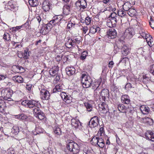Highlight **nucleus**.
Wrapping results in <instances>:
<instances>
[{
	"label": "nucleus",
	"instance_id": "f257e3e1",
	"mask_svg": "<svg viewBox=\"0 0 154 154\" xmlns=\"http://www.w3.org/2000/svg\"><path fill=\"white\" fill-rule=\"evenodd\" d=\"M82 144H78L73 140H69L67 142L66 148L73 154H77L82 149Z\"/></svg>",
	"mask_w": 154,
	"mask_h": 154
},
{
	"label": "nucleus",
	"instance_id": "f03ea898",
	"mask_svg": "<svg viewBox=\"0 0 154 154\" xmlns=\"http://www.w3.org/2000/svg\"><path fill=\"white\" fill-rule=\"evenodd\" d=\"M81 82L82 86L84 88H86L90 87L92 82V79L89 75L85 74L82 75L81 77Z\"/></svg>",
	"mask_w": 154,
	"mask_h": 154
},
{
	"label": "nucleus",
	"instance_id": "7ed1b4c3",
	"mask_svg": "<svg viewBox=\"0 0 154 154\" xmlns=\"http://www.w3.org/2000/svg\"><path fill=\"white\" fill-rule=\"evenodd\" d=\"M37 102L33 100H26L22 102V105L30 108H32L35 106L37 105Z\"/></svg>",
	"mask_w": 154,
	"mask_h": 154
},
{
	"label": "nucleus",
	"instance_id": "20e7f679",
	"mask_svg": "<svg viewBox=\"0 0 154 154\" xmlns=\"http://www.w3.org/2000/svg\"><path fill=\"white\" fill-rule=\"evenodd\" d=\"M134 35V29L133 28H128L126 30L123 35L124 38L130 39Z\"/></svg>",
	"mask_w": 154,
	"mask_h": 154
},
{
	"label": "nucleus",
	"instance_id": "39448f33",
	"mask_svg": "<svg viewBox=\"0 0 154 154\" xmlns=\"http://www.w3.org/2000/svg\"><path fill=\"white\" fill-rule=\"evenodd\" d=\"M40 96L41 98L43 100H48L50 95L49 91L46 89L41 88Z\"/></svg>",
	"mask_w": 154,
	"mask_h": 154
},
{
	"label": "nucleus",
	"instance_id": "423d86ee",
	"mask_svg": "<svg viewBox=\"0 0 154 154\" xmlns=\"http://www.w3.org/2000/svg\"><path fill=\"white\" fill-rule=\"evenodd\" d=\"M72 126L75 129L79 128H82V123L77 118L72 119L71 121Z\"/></svg>",
	"mask_w": 154,
	"mask_h": 154
},
{
	"label": "nucleus",
	"instance_id": "0eeeda50",
	"mask_svg": "<svg viewBox=\"0 0 154 154\" xmlns=\"http://www.w3.org/2000/svg\"><path fill=\"white\" fill-rule=\"evenodd\" d=\"M98 124V118L96 116H94L89 121V125L91 128H94L97 126Z\"/></svg>",
	"mask_w": 154,
	"mask_h": 154
},
{
	"label": "nucleus",
	"instance_id": "6e6552de",
	"mask_svg": "<svg viewBox=\"0 0 154 154\" xmlns=\"http://www.w3.org/2000/svg\"><path fill=\"white\" fill-rule=\"evenodd\" d=\"M1 94L4 96L5 99H11V97L13 94V91L10 90H2V91Z\"/></svg>",
	"mask_w": 154,
	"mask_h": 154
},
{
	"label": "nucleus",
	"instance_id": "1a4fd4ad",
	"mask_svg": "<svg viewBox=\"0 0 154 154\" xmlns=\"http://www.w3.org/2000/svg\"><path fill=\"white\" fill-rule=\"evenodd\" d=\"M60 96L62 99L66 103L69 104L72 102V97L70 96H68L66 93L62 92L60 93Z\"/></svg>",
	"mask_w": 154,
	"mask_h": 154
},
{
	"label": "nucleus",
	"instance_id": "9d476101",
	"mask_svg": "<svg viewBox=\"0 0 154 154\" xmlns=\"http://www.w3.org/2000/svg\"><path fill=\"white\" fill-rule=\"evenodd\" d=\"M53 26L50 22L49 23L45 25L42 28V30H43L42 33L44 34L48 33Z\"/></svg>",
	"mask_w": 154,
	"mask_h": 154
},
{
	"label": "nucleus",
	"instance_id": "9b49d317",
	"mask_svg": "<svg viewBox=\"0 0 154 154\" xmlns=\"http://www.w3.org/2000/svg\"><path fill=\"white\" fill-rule=\"evenodd\" d=\"M117 32L116 30L113 29L111 28L108 30L107 32V35L109 38L113 39L116 36Z\"/></svg>",
	"mask_w": 154,
	"mask_h": 154
},
{
	"label": "nucleus",
	"instance_id": "f8f14e48",
	"mask_svg": "<svg viewBox=\"0 0 154 154\" xmlns=\"http://www.w3.org/2000/svg\"><path fill=\"white\" fill-rule=\"evenodd\" d=\"M109 96V91L107 89H103L100 93V99H102L105 101L106 97H108Z\"/></svg>",
	"mask_w": 154,
	"mask_h": 154
},
{
	"label": "nucleus",
	"instance_id": "ddd939ff",
	"mask_svg": "<svg viewBox=\"0 0 154 154\" xmlns=\"http://www.w3.org/2000/svg\"><path fill=\"white\" fill-rule=\"evenodd\" d=\"M77 7H79L80 9H84L87 7V3L85 0H81L75 3Z\"/></svg>",
	"mask_w": 154,
	"mask_h": 154
},
{
	"label": "nucleus",
	"instance_id": "4468645a",
	"mask_svg": "<svg viewBox=\"0 0 154 154\" xmlns=\"http://www.w3.org/2000/svg\"><path fill=\"white\" fill-rule=\"evenodd\" d=\"M107 25L110 27H114L116 26L117 20H113L110 18H107Z\"/></svg>",
	"mask_w": 154,
	"mask_h": 154
},
{
	"label": "nucleus",
	"instance_id": "2eb2a0df",
	"mask_svg": "<svg viewBox=\"0 0 154 154\" xmlns=\"http://www.w3.org/2000/svg\"><path fill=\"white\" fill-rule=\"evenodd\" d=\"M7 6L8 9L11 10H15L17 9V7L16 4V3L13 1L9 2L7 4Z\"/></svg>",
	"mask_w": 154,
	"mask_h": 154
},
{
	"label": "nucleus",
	"instance_id": "dca6fc26",
	"mask_svg": "<svg viewBox=\"0 0 154 154\" xmlns=\"http://www.w3.org/2000/svg\"><path fill=\"white\" fill-rule=\"evenodd\" d=\"M58 71V66H54L50 70L49 72L50 75L54 76L57 75Z\"/></svg>",
	"mask_w": 154,
	"mask_h": 154
},
{
	"label": "nucleus",
	"instance_id": "f3484780",
	"mask_svg": "<svg viewBox=\"0 0 154 154\" xmlns=\"http://www.w3.org/2000/svg\"><path fill=\"white\" fill-rule=\"evenodd\" d=\"M51 5L47 1H45L42 4V9L44 11L46 12L48 11L50 9Z\"/></svg>",
	"mask_w": 154,
	"mask_h": 154
},
{
	"label": "nucleus",
	"instance_id": "a211bd4d",
	"mask_svg": "<svg viewBox=\"0 0 154 154\" xmlns=\"http://www.w3.org/2000/svg\"><path fill=\"white\" fill-rule=\"evenodd\" d=\"M75 70V68L73 67H68L66 69V73L69 76H71L74 74Z\"/></svg>",
	"mask_w": 154,
	"mask_h": 154
},
{
	"label": "nucleus",
	"instance_id": "6ab92c4d",
	"mask_svg": "<svg viewBox=\"0 0 154 154\" xmlns=\"http://www.w3.org/2000/svg\"><path fill=\"white\" fill-rule=\"evenodd\" d=\"M122 102L124 104H128L130 103V100L128 96L127 95H123L121 97Z\"/></svg>",
	"mask_w": 154,
	"mask_h": 154
},
{
	"label": "nucleus",
	"instance_id": "aec40b11",
	"mask_svg": "<svg viewBox=\"0 0 154 154\" xmlns=\"http://www.w3.org/2000/svg\"><path fill=\"white\" fill-rule=\"evenodd\" d=\"M140 109L143 114H147L149 111V109L147 106L142 105L140 106Z\"/></svg>",
	"mask_w": 154,
	"mask_h": 154
},
{
	"label": "nucleus",
	"instance_id": "412c9836",
	"mask_svg": "<svg viewBox=\"0 0 154 154\" xmlns=\"http://www.w3.org/2000/svg\"><path fill=\"white\" fill-rule=\"evenodd\" d=\"M61 20V18L59 15L56 16L54 17L52 20L50 21L53 25H54L58 23Z\"/></svg>",
	"mask_w": 154,
	"mask_h": 154
},
{
	"label": "nucleus",
	"instance_id": "4be33fe9",
	"mask_svg": "<svg viewBox=\"0 0 154 154\" xmlns=\"http://www.w3.org/2000/svg\"><path fill=\"white\" fill-rule=\"evenodd\" d=\"M130 51V49L126 45H124L122 49V54L125 56L127 55Z\"/></svg>",
	"mask_w": 154,
	"mask_h": 154
},
{
	"label": "nucleus",
	"instance_id": "5701e85b",
	"mask_svg": "<svg viewBox=\"0 0 154 154\" xmlns=\"http://www.w3.org/2000/svg\"><path fill=\"white\" fill-rule=\"evenodd\" d=\"M13 81L15 82L22 83L23 82V78L20 76H15L12 78Z\"/></svg>",
	"mask_w": 154,
	"mask_h": 154
},
{
	"label": "nucleus",
	"instance_id": "b1692460",
	"mask_svg": "<svg viewBox=\"0 0 154 154\" xmlns=\"http://www.w3.org/2000/svg\"><path fill=\"white\" fill-rule=\"evenodd\" d=\"M75 45L74 43V42L72 39H69L68 41L65 44L66 47L68 48H71Z\"/></svg>",
	"mask_w": 154,
	"mask_h": 154
},
{
	"label": "nucleus",
	"instance_id": "393cba45",
	"mask_svg": "<svg viewBox=\"0 0 154 154\" xmlns=\"http://www.w3.org/2000/svg\"><path fill=\"white\" fill-rule=\"evenodd\" d=\"M63 90V85L61 84L57 85L53 90V92H61Z\"/></svg>",
	"mask_w": 154,
	"mask_h": 154
},
{
	"label": "nucleus",
	"instance_id": "a878e982",
	"mask_svg": "<svg viewBox=\"0 0 154 154\" xmlns=\"http://www.w3.org/2000/svg\"><path fill=\"white\" fill-rule=\"evenodd\" d=\"M143 122L147 123L149 125H152L153 124V121L152 119L149 117H145L142 118Z\"/></svg>",
	"mask_w": 154,
	"mask_h": 154
},
{
	"label": "nucleus",
	"instance_id": "bb28decb",
	"mask_svg": "<svg viewBox=\"0 0 154 154\" xmlns=\"http://www.w3.org/2000/svg\"><path fill=\"white\" fill-rule=\"evenodd\" d=\"M70 11V7L69 5H65L63 7V13L66 15H68L69 14Z\"/></svg>",
	"mask_w": 154,
	"mask_h": 154
},
{
	"label": "nucleus",
	"instance_id": "cd10ccee",
	"mask_svg": "<svg viewBox=\"0 0 154 154\" xmlns=\"http://www.w3.org/2000/svg\"><path fill=\"white\" fill-rule=\"evenodd\" d=\"M19 132V128L16 125L14 126L11 130V133L14 135L17 134Z\"/></svg>",
	"mask_w": 154,
	"mask_h": 154
},
{
	"label": "nucleus",
	"instance_id": "c85d7f7f",
	"mask_svg": "<svg viewBox=\"0 0 154 154\" xmlns=\"http://www.w3.org/2000/svg\"><path fill=\"white\" fill-rule=\"evenodd\" d=\"M117 108L119 110L122 112L126 113L127 112L125 107L123 104H121L119 105Z\"/></svg>",
	"mask_w": 154,
	"mask_h": 154
},
{
	"label": "nucleus",
	"instance_id": "c756f323",
	"mask_svg": "<svg viewBox=\"0 0 154 154\" xmlns=\"http://www.w3.org/2000/svg\"><path fill=\"white\" fill-rule=\"evenodd\" d=\"M33 113L35 116L40 112L41 110L37 106V105L35 106L32 108Z\"/></svg>",
	"mask_w": 154,
	"mask_h": 154
},
{
	"label": "nucleus",
	"instance_id": "7c9ffc66",
	"mask_svg": "<svg viewBox=\"0 0 154 154\" xmlns=\"http://www.w3.org/2000/svg\"><path fill=\"white\" fill-rule=\"evenodd\" d=\"M136 10L134 8H131L128 11V14L131 17H133L135 15Z\"/></svg>",
	"mask_w": 154,
	"mask_h": 154
},
{
	"label": "nucleus",
	"instance_id": "2f4dec72",
	"mask_svg": "<svg viewBox=\"0 0 154 154\" xmlns=\"http://www.w3.org/2000/svg\"><path fill=\"white\" fill-rule=\"evenodd\" d=\"M30 52L29 51V49L26 48L24 50V53H23V58L25 59L28 58L30 56Z\"/></svg>",
	"mask_w": 154,
	"mask_h": 154
},
{
	"label": "nucleus",
	"instance_id": "473e14b6",
	"mask_svg": "<svg viewBox=\"0 0 154 154\" xmlns=\"http://www.w3.org/2000/svg\"><path fill=\"white\" fill-rule=\"evenodd\" d=\"M54 131L55 134L57 135H60L61 131L60 128L58 126H56L54 128Z\"/></svg>",
	"mask_w": 154,
	"mask_h": 154
},
{
	"label": "nucleus",
	"instance_id": "72a5a7b5",
	"mask_svg": "<svg viewBox=\"0 0 154 154\" xmlns=\"http://www.w3.org/2000/svg\"><path fill=\"white\" fill-rule=\"evenodd\" d=\"M29 5L32 7H35L38 5L37 0H29Z\"/></svg>",
	"mask_w": 154,
	"mask_h": 154
},
{
	"label": "nucleus",
	"instance_id": "f704fd0d",
	"mask_svg": "<svg viewBox=\"0 0 154 154\" xmlns=\"http://www.w3.org/2000/svg\"><path fill=\"white\" fill-rule=\"evenodd\" d=\"M131 5L129 3L127 2L124 4L123 8V9L125 11H128L131 8H130Z\"/></svg>",
	"mask_w": 154,
	"mask_h": 154
},
{
	"label": "nucleus",
	"instance_id": "c9c22d12",
	"mask_svg": "<svg viewBox=\"0 0 154 154\" xmlns=\"http://www.w3.org/2000/svg\"><path fill=\"white\" fill-rule=\"evenodd\" d=\"M118 17V16L116 13L115 12H113L111 13L107 18H110L113 20H117V18Z\"/></svg>",
	"mask_w": 154,
	"mask_h": 154
},
{
	"label": "nucleus",
	"instance_id": "e433bc0d",
	"mask_svg": "<svg viewBox=\"0 0 154 154\" xmlns=\"http://www.w3.org/2000/svg\"><path fill=\"white\" fill-rule=\"evenodd\" d=\"M146 50L143 48L141 47L138 48L137 51V53L138 54L143 55L144 53L146 52Z\"/></svg>",
	"mask_w": 154,
	"mask_h": 154
},
{
	"label": "nucleus",
	"instance_id": "4c0bfd02",
	"mask_svg": "<svg viewBox=\"0 0 154 154\" xmlns=\"http://www.w3.org/2000/svg\"><path fill=\"white\" fill-rule=\"evenodd\" d=\"M35 131L36 134H38L41 133L43 132V129L41 127L38 125H36L35 127Z\"/></svg>",
	"mask_w": 154,
	"mask_h": 154
},
{
	"label": "nucleus",
	"instance_id": "58836bf2",
	"mask_svg": "<svg viewBox=\"0 0 154 154\" xmlns=\"http://www.w3.org/2000/svg\"><path fill=\"white\" fill-rule=\"evenodd\" d=\"M99 85L100 84L98 82H95L91 83L90 87H91L93 89H94L95 88H98L99 86Z\"/></svg>",
	"mask_w": 154,
	"mask_h": 154
},
{
	"label": "nucleus",
	"instance_id": "ea45409f",
	"mask_svg": "<svg viewBox=\"0 0 154 154\" xmlns=\"http://www.w3.org/2000/svg\"><path fill=\"white\" fill-rule=\"evenodd\" d=\"M36 117L40 120L43 119L45 118V115L41 111L39 113H38L35 116Z\"/></svg>",
	"mask_w": 154,
	"mask_h": 154
},
{
	"label": "nucleus",
	"instance_id": "a19ab883",
	"mask_svg": "<svg viewBox=\"0 0 154 154\" xmlns=\"http://www.w3.org/2000/svg\"><path fill=\"white\" fill-rule=\"evenodd\" d=\"M17 118L19 119L23 120L26 119L27 117L23 114H21L16 116Z\"/></svg>",
	"mask_w": 154,
	"mask_h": 154
},
{
	"label": "nucleus",
	"instance_id": "79ce46f5",
	"mask_svg": "<svg viewBox=\"0 0 154 154\" xmlns=\"http://www.w3.org/2000/svg\"><path fill=\"white\" fill-rule=\"evenodd\" d=\"M96 32V26H93L90 28L89 34L90 35L94 34Z\"/></svg>",
	"mask_w": 154,
	"mask_h": 154
},
{
	"label": "nucleus",
	"instance_id": "37998d69",
	"mask_svg": "<svg viewBox=\"0 0 154 154\" xmlns=\"http://www.w3.org/2000/svg\"><path fill=\"white\" fill-rule=\"evenodd\" d=\"M152 134V132L151 131H149L145 134V136L147 139L150 140L151 138V136Z\"/></svg>",
	"mask_w": 154,
	"mask_h": 154
},
{
	"label": "nucleus",
	"instance_id": "c03bdc74",
	"mask_svg": "<svg viewBox=\"0 0 154 154\" xmlns=\"http://www.w3.org/2000/svg\"><path fill=\"white\" fill-rule=\"evenodd\" d=\"M13 69L15 70V71L18 72L19 71L21 70L22 69H23V68L20 66L17 65H14L13 67Z\"/></svg>",
	"mask_w": 154,
	"mask_h": 154
},
{
	"label": "nucleus",
	"instance_id": "a18cd8bd",
	"mask_svg": "<svg viewBox=\"0 0 154 154\" xmlns=\"http://www.w3.org/2000/svg\"><path fill=\"white\" fill-rule=\"evenodd\" d=\"M104 128L103 127H101L98 131L97 135L98 136H102L103 134H104Z\"/></svg>",
	"mask_w": 154,
	"mask_h": 154
},
{
	"label": "nucleus",
	"instance_id": "49530a36",
	"mask_svg": "<svg viewBox=\"0 0 154 154\" xmlns=\"http://www.w3.org/2000/svg\"><path fill=\"white\" fill-rule=\"evenodd\" d=\"M14 152L12 148H10L5 151L4 154H14Z\"/></svg>",
	"mask_w": 154,
	"mask_h": 154
},
{
	"label": "nucleus",
	"instance_id": "de8ad7c7",
	"mask_svg": "<svg viewBox=\"0 0 154 154\" xmlns=\"http://www.w3.org/2000/svg\"><path fill=\"white\" fill-rule=\"evenodd\" d=\"M85 106H86L88 111L90 112L92 110V107L90 104L87 103L85 104Z\"/></svg>",
	"mask_w": 154,
	"mask_h": 154
},
{
	"label": "nucleus",
	"instance_id": "09e8293b",
	"mask_svg": "<svg viewBox=\"0 0 154 154\" xmlns=\"http://www.w3.org/2000/svg\"><path fill=\"white\" fill-rule=\"evenodd\" d=\"M99 110H103L107 107V105L105 104L104 102L102 103L99 106Z\"/></svg>",
	"mask_w": 154,
	"mask_h": 154
},
{
	"label": "nucleus",
	"instance_id": "8fccbe9b",
	"mask_svg": "<svg viewBox=\"0 0 154 154\" xmlns=\"http://www.w3.org/2000/svg\"><path fill=\"white\" fill-rule=\"evenodd\" d=\"M3 38L7 41L10 39V37L9 34L7 33H5L3 35Z\"/></svg>",
	"mask_w": 154,
	"mask_h": 154
},
{
	"label": "nucleus",
	"instance_id": "3c124183",
	"mask_svg": "<svg viewBox=\"0 0 154 154\" xmlns=\"http://www.w3.org/2000/svg\"><path fill=\"white\" fill-rule=\"evenodd\" d=\"M118 15L119 16L121 17H124L126 14V12L122 10L119 11L118 12Z\"/></svg>",
	"mask_w": 154,
	"mask_h": 154
},
{
	"label": "nucleus",
	"instance_id": "603ef678",
	"mask_svg": "<svg viewBox=\"0 0 154 154\" xmlns=\"http://www.w3.org/2000/svg\"><path fill=\"white\" fill-rule=\"evenodd\" d=\"M91 18L89 17H86L85 20V23L87 25H89L91 21Z\"/></svg>",
	"mask_w": 154,
	"mask_h": 154
},
{
	"label": "nucleus",
	"instance_id": "864d4df0",
	"mask_svg": "<svg viewBox=\"0 0 154 154\" xmlns=\"http://www.w3.org/2000/svg\"><path fill=\"white\" fill-rule=\"evenodd\" d=\"M142 81L143 82H148L149 80L150 79V78L148 76H147L146 75H143V76Z\"/></svg>",
	"mask_w": 154,
	"mask_h": 154
},
{
	"label": "nucleus",
	"instance_id": "5fc2aeb1",
	"mask_svg": "<svg viewBox=\"0 0 154 154\" xmlns=\"http://www.w3.org/2000/svg\"><path fill=\"white\" fill-rule=\"evenodd\" d=\"M98 137L94 136L91 140V142L93 143L94 144H97L98 143Z\"/></svg>",
	"mask_w": 154,
	"mask_h": 154
},
{
	"label": "nucleus",
	"instance_id": "6e6d98bb",
	"mask_svg": "<svg viewBox=\"0 0 154 154\" xmlns=\"http://www.w3.org/2000/svg\"><path fill=\"white\" fill-rule=\"evenodd\" d=\"M87 55V52L85 51H83L82 54L81 56V59L82 60L85 59L86 58V57Z\"/></svg>",
	"mask_w": 154,
	"mask_h": 154
},
{
	"label": "nucleus",
	"instance_id": "4d7b16f0",
	"mask_svg": "<svg viewBox=\"0 0 154 154\" xmlns=\"http://www.w3.org/2000/svg\"><path fill=\"white\" fill-rule=\"evenodd\" d=\"M25 86L26 89L29 91L31 90L32 87V85L30 83H27L26 84V85H25Z\"/></svg>",
	"mask_w": 154,
	"mask_h": 154
},
{
	"label": "nucleus",
	"instance_id": "13d9d810",
	"mask_svg": "<svg viewBox=\"0 0 154 154\" xmlns=\"http://www.w3.org/2000/svg\"><path fill=\"white\" fill-rule=\"evenodd\" d=\"M119 49L120 48H119L117 45L116 44L114 45V52L116 54L119 51Z\"/></svg>",
	"mask_w": 154,
	"mask_h": 154
},
{
	"label": "nucleus",
	"instance_id": "bf43d9fd",
	"mask_svg": "<svg viewBox=\"0 0 154 154\" xmlns=\"http://www.w3.org/2000/svg\"><path fill=\"white\" fill-rule=\"evenodd\" d=\"M128 58L127 57H123L122 58H121V60H120L119 61V63H120V62H121L122 63H125V65L126 64V62L127 61H128Z\"/></svg>",
	"mask_w": 154,
	"mask_h": 154
},
{
	"label": "nucleus",
	"instance_id": "052dcab7",
	"mask_svg": "<svg viewBox=\"0 0 154 154\" xmlns=\"http://www.w3.org/2000/svg\"><path fill=\"white\" fill-rule=\"evenodd\" d=\"M72 40L74 42V43L75 45L77 43H79L80 42L81 38L80 37L76 38L75 39H72Z\"/></svg>",
	"mask_w": 154,
	"mask_h": 154
},
{
	"label": "nucleus",
	"instance_id": "680f3d73",
	"mask_svg": "<svg viewBox=\"0 0 154 154\" xmlns=\"http://www.w3.org/2000/svg\"><path fill=\"white\" fill-rule=\"evenodd\" d=\"M100 93V92L99 91V88H96L95 90L94 91V94L95 96L97 97V96H98V94H99Z\"/></svg>",
	"mask_w": 154,
	"mask_h": 154
},
{
	"label": "nucleus",
	"instance_id": "e2e57ef3",
	"mask_svg": "<svg viewBox=\"0 0 154 154\" xmlns=\"http://www.w3.org/2000/svg\"><path fill=\"white\" fill-rule=\"evenodd\" d=\"M75 24V23H72L71 21H69L68 25H67V27L70 28L71 27H73Z\"/></svg>",
	"mask_w": 154,
	"mask_h": 154
},
{
	"label": "nucleus",
	"instance_id": "0e129e2a",
	"mask_svg": "<svg viewBox=\"0 0 154 154\" xmlns=\"http://www.w3.org/2000/svg\"><path fill=\"white\" fill-rule=\"evenodd\" d=\"M145 38L146 39V41H147L148 40H151V39H152V37L150 35L148 34H146Z\"/></svg>",
	"mask_w": 154,
	"mask_h": 154
},
{
	"label": "nucleus",
	"instance_id": "69168bd1",
	"mask_svg": "<svg viewBox=\"0 0 154 154\" xmlns=\"http://www.w3.org/2000/svg\"><path fill=\"white\" fill-rule=\"evenodd\" d=\"M153 40L151 39V40H148V41H146L147 42V43L148 45L150 47H151L152 45H153L154 44V43L153 42V41H152Z\"/></svg>",
	"mask_w": 154,
	"mask_h": 154
},
{
	"label": "nucleus",
	"instance_id": "338daca9",
	"mask_svg": "<svg viewBox=\"0 0 154 154\" xmlns=\"http://www.w3.org/2000/svg\"><path fill=\"white\" fill-rule=\"evenodd\" d=\"M81 29L82 30L84 34H86L88 30V28L87 26L82 27Z\"/></svg>",
	"mask_w": 154,
	"mask_h": 154
},
{
	"label": "nucleus",
	"instance_id": "774afa93",
	"mask_svg": "<svg viewBox=\"0 0 154 154\" xmlns=\"http://www.w3.org/2000/svg\"><path fill=\"white\" fill-rule=\"evenodd\" d=\"M150 72L154 75V65H152L150 67Z\"/></svg>",
	"mask_w": 154,
	"mask_h": 154
}]
</instances>
